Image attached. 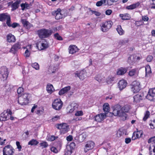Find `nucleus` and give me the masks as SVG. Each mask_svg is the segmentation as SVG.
<instances>
[{
  "mask_svg": "<svg viewBox=\"0 0 155 155\" xmlns=\"http://www.w3.org/2000/svg\"><path fill=\"white\" fill-rule=\"evenodd\" d=\"M74 74L75 77H78L81 80H83L87 77L86 72L85 70L79 72L76 71Z\"/></svg>",
  "mask_w": 155,
  "mask_h": 155,
  "instance_id": "nucleus-11",
  "label": "nucleus"
},
{
  "mask_svg": "<svg viewBox=\"0 0 155 155\" xmlns=\"http://www.w3.org/2000/svg\"><path fill=\"white\" fill-rule=\"evenodd\" d=\"M128 42V40L126 39H124L122 40H121L119 41V44L121 45H123L124 44L127 43Z\"/></svg>",
  "mask_w": 155,
  "mask_h": 155,
  "instance_id": "nucleus-45",
  "label": "nucleus"
},
{
  "mask_svg": "<svg viewBox=\"0 0 155 155\" xmlns=\"http://www.w3.org/2000/svg\"><path fill=\"white\" fill-rule=\"evenodd\" d=\"M24 91L23 88L21 87H19L17 90V92L19 94H21Z\"/></svg>",
  "mask_w": 155,
  "mask_h": 155,
  "instance_id": "nucleus-59",
  "label": "nucleus"
},
{
  "mask_svg": "<svg viewBox=\"0 0 155 155\" xmlns=\"http://www.w3.org/2000/svg\"><path fill=\"white\" fill-rule=\"evenodd\" d=\"M142 18V20L145 21H147L149 19V18L146 15L143 16Z\"/></svg>",
  "mask_w": 155,
  "mask_h": 155,
  "instance_id": "nucleus-58",
  "label": "nucleus"
},
{
  "mask_svg": "<svg viewBox=\"0 0 155 155\" xmlns=\"http://www.w3.org/2000/svg\"><path fill=\"white\" fill-rule=\"evenodd\" d=\"M16 145L19 150L20 151L21 149V146L20 145V142L18 141H17L16 142Z\"/></svg>",
  "mask_w": 155,
  "mask_h": 155,
  "instance_id": "nucleus-57",
  "label": "nucleus"
},
{
  "mask_svg": "<svg viewBox=\"0 0 155 155\" xmlns=\"http://www.w3.org/2000/svg\"><path fill=\"white\" fill-rule=\"evenodd\" d=\"M106 0H101L97 2L96 4V5L97 6H101L102 5L104 4Z\"/></svg>",
  "mask_w": 155,
  "mask_h": 155,
  "instance_id": "nucleus-39",
  "label": "nucleus"
},
{
  "mask_svg": "<svg viewBox=\"0 0 155 155\" xmlns=\"http://www.w3.org/2000/svg\"><path fill=\"white\" fill-rule=\"evenodd\" d=\"M72 150L68 148V147H67L65 151V155H70L72 153Z\"/></svg>",
  "mask_w": 155,
  "mask_h": 155,
  "instance_id": "nucleus-41",
  "label": "nucleus"
},
{
  "mask_svg": "<svg viewBox=\"0 0 155 155\" xmlns=\"http://www.w3.org/2000/svg\"><path fill=\"white\" fill-rule=\"evenodd\" d=\"M0 74L2 75L3 81L6 80L8 77V72L7 68L5 67H3L1 68Z\"/></svg>",
  "mask_w": 155,
  "mask_h": 155,
  "instance_id": "nucleus-13",
  "label": "nucleus"
},
{
  "mask_svg": "<svg viewBox=\"0 0 155 155\" xmlns=\"http://www.w3.org/2000/svg\"><path fill=\"white\" fill-rule=\"evenodd\" d=\"M119 16L123 20H128L131 18L130 15L128 13L120 14Z\"/></svg>",
  "mask_w": 155,
  "mask_h": 155,
  "instance_id": "nucleus-26",
  "label": "nucleus"
},
{
  "mask_svg": "<svg viewBox=\"0 0 155 155\" xmlns=\"http://www.w3.org/2000/svg\"><path fill=\"white\" fill-rule=\"evenodd\" d=\"M56 127L58 129L61 130V132L63 134L67 132L69 129V126L66 123H62L58 124Z\"/></svg>",
  "mask_w": 155,
  "mask_h": 155,
  "instance_id": "nucleus-9",
  "label": "nucleus"
},
{
  "mask_svg": "<svg viewBox=\"0 0 155 155\" xmlns=\"http://www.w3.org/2000/svg\"><path fill=\"white\" fill-rule=\"evenodd\" d=\"M46 90L48 93L51 94L54 91V89L52 84H49L47 86Z\"/></svg>",
  "mask_w": 155,
  "mask_h": 155,
  "instance_id": "nucleus-27",
  "label": "nucleus"
},
{
  "mask_svg": "<svg viewBox=\"0 0 155 155\" xmlns=\"http://www.w3.org/2000/svg\"><path fill=\"white\" fill-rule=\"evenodd\" d=\"M20 2V0H17L14 3H13L12 5V10H14L17 9L19 6V4Z\"/></svg>",
  "mask_w": 155,
  "mask_h": 155,
  "instance_id": "nucleus-35",
  "label": "nucleus"
},
{
  "mask_svg": "<svg viewBox=\"0 0 155 155\" xmlns=\"http://www.w3.org/2000/svg\"><path fill=\"white\" fill-rule=\"evenodd\" d=\"M69 53L72 54H74L78 51V49L75 45H71L69 47Z\"/></svg>",
  "mask_w": 155,
  "mask_h": 155,
  "instance_id": "nucleus-21",
  "label": "nucleus"
},
{
  "mask_svg": "<svg viewBox=\"0 0 155 155\" xmlns=\"http://www.w3.org/2000/svg\"><path fill=\"white\" fill-rule=\"evenodd\" d=\"M87 137V135L85 133H82L81 135H80L79 136L78 141L80 142H82L83 141H84L86 137Z\"/></svg>",
  "mask_w": 155,
  "mask_h": 155,
  "instance_id": "nucleus-32",
  "label": "nucleus"
},
{
  "mask_svg": "<svg viewBox=\"0 0 155 155\" xmlns=\"http://www.w3.org/2000/svg\"><path fill=\"white\" fill-rule=\"evenodd\" d=\"M153 57L151 55L148 56L146 58V60L147 62H150L152 60Z\"/></svg>",
  "mask_w": 155,
  "mask_h": 155,
  "instance_id": "nucleus-55",
  "label": "nucleus"
},
{
  "mask_svg": "<svg viewBox=\"0 0 155 155\" xmlns=\"http://www.w3.org/2000/svg\"><path fill=\"white\" fill-rule=\"evenodd\" d=\"M107 115L104 113L97 114L95 117V120L97 122H101L105 119Z\"/></svg>",
  "mask_w": 155,
  "mask_h": 155,
  "instance_id": "nucleus-16",
  "label": "nucleus"
},
{
  "mask_svg": "<svg viewBox=\"0 0 155 155\" xmlns=\"http://www.w3.org/2000/svg\"><path fill=\"white\" fill-rule=\"evenodd\" d=\"M10 16L7 13L1 14L0 15V21H4Z\"/></svg>",
  "mask_w": 155,
  "mask_h": 155,
  "instance_id": "nucleus-30",
  "label": "nucleus"
},
{
  "mask_svg": "<svg viewBox=\"0 0 155 155\" xmlns=\"http://www.w3.org/2000/svg\"><path fill=\"white\" fill-rule=\"evenodd\" d=\"M14 149L10 145H7L3 148V155H13Z\"/></svg>",
  "mask_w": 155,
  "mask_h": 155,
  "instance_id": "nucleus-4",
  "label": "nucleus"
},
{
  "mask_svg": "<svg viewBox=\"0 0 155 155\" xmlns=\"http://www.w3.org/2000/svg\"><path fill=\"white\" fill-rule=\"evenodd\" d=\"M40 145L42 147V148H46L48 146L47 143L45 141H42L40 143Z\"/></svg>",
  "mask_w": 155,
  "mask_h": 155,
  "instance_id": "nucleus-42",
  "label": "nucleus"
},
{
  "mask_svg": "<svg viewBox=\"0 0 155 155\" xmlns=\"http://www.w3.org/2000/svg\"><path fill=\"white\" fill-rule=\"evenodd\" d=\"M52 33L51 30L45 29H40L38 31V36L41 38H48L51 35Z\"/></svg>",
  "mask_w": 155,
  "mask_h": 155,
  "instance_id": "nucleus-2",
  "label": "nucleus"
},
{
  "mask_svg": "<svg viewBox=\"0 0 155 155\" xmlns=\"http://www.w3.org/2000/svg\"><path fill=\"white\" fill-rule=\"evenodd\" d=\"M30 54V52L28 50V48H27V49H26L25 52L24 56L26 57H29Z\"/></svg>",
  "mask_w": 155,
  "mask_h": 155,
  "instance_id": "nucleus-51",
  "label": "nucleus"
},
{
  "mask_svg": "<svg viewBox=\"0 0 155 155\" xmlns=\"http://www.w3.org/2000/svg\"><path fill=\"white\" fill-rule=\"evenodd\" d=\"M150 115V112L148 111H147L146 112V113L144 117L143 118V120L146 121V120L148 118Z\"/></svg>",
  "mask_w": 155,
  "mask_h": 155,
  "instance_id": "nucleus-52",
  "label": "nucleus"
},
{
  "mask_svg": "<svg viewBox=\"0 0 155 155\" xmlns=\"http://www.w3.org/2000/svg\"><path fill=\"white\" fill-rule=\"evenodd\" d=\"M140 5V3L139 2H137L134 4L127 6L126 8L128 10H133L139 7Z\"/></svg>",
  "mask_w": 155,
  "mask_h": 155,
  "instance_id": "nucleus-24",
  "label": "nucleus"
},
{
  "mask_svg": "<svg viewBox=\"0 0 155 155\" xmlns=\"http://www.w3.org/2000/svg\"><path fill=\"white\" fill-rule=\"evenodd\" d=\"M78 107V105L76 103H72L68 106L67 110L70 113H72L74 110H76Z\"/></svg>",
  "mask_w": 155,
  "mask_h": 155,
  "instance_id": "nucleus-17",
  "label": "nucleus"
},
{
  "mask_svg": "<svg viewBox=\"0 0 155 155\" xmlns=\"http://www.w3.org/2000/svg\"><path fill=\"white\" fill-rule=\"evenodd\" d=\"M54 37L57 40H62V38L58 33H56L54 35Z\"/></svg>",
  "mask_w": 155,
  "mask_h": 155,
  "instance_id": "nucleus-47",
  "label": "nucleus"
},
{
  "mask_svg": "<svg viewBox=\"0 0 155 155\" xmlns=\"http://www.w3.org/2000/svg\"><path fill=\"white\" fill-rule=\"evenodd\" d=\"M150 125L151 129H153L155 128V120L152 121L151 123L150 124Z\"/></svg>",
  "mask_w": 155,
  "mask_h": 155,
  "instance_id": "nucleus-53",
  "label": "nucleus"
},
{
  "mask_svg": "<svg viewBox=\"0 0 155 155\" xmlns=\"http://www.w3.org/2000/svg\"><path fill=\"white\" fill-rule=\"evenodd\" d=\"M143 134V132L142 130H140L137 132H134L133 135L132 137V139L133 140H134L140 137Z\"/></svg>",
  "mask_w": 155,
  "mask_h": 155,
  "instance_id": "nucleus-19",
  "label": "nucleus"
},
{
  "mask_svg": "<svg viewBox=\"0 0 155 155\" xmlns=\"http://www.w3.org/2000/svg\"><path fill=\"white\" fill-rule=\"evenodd\" d=\"M21 48V44L20 42H17L13 45L11 48L10 52L14 54L16 51Z\"/></svg>",
  "mask_w": 155,
  "mask_h": 155,
  "instance_id": "nucleus-15",
  "label": "nucleus"
},
{
  "mask_svg": "<svg viewBox=\"0 0 155 155\" xmlns=\"http://www.w3.org/2000/svg\"><path fill=\"white\" fill-rule=\"evenodd\" d=\"M21 9L24 10L25 9H28L30 8V5L27 3H22L21 5Z\"/></svg>",
  "mask_w": 155,
  "mask_h": 155,
  "instance_id": "nucleus-36",
  "label": "nucleus"
},
{
  "mask_svg": "<svg viewBox=\"0 0 155 155\" xmlns=\"http://www.w3.org/2000/svg\"><path fill=\"white\" fill-rule=\"evenodd\" d=\"M116 30L118 34L120 35H122L124 33V31L122 29L121 26L120 25H118L117 26Z\"/></svg>",
  "mask_w": 155,
  "mask_h": 155,
  "instance_id": "nucleus-33",
  "label": "nucleus"
},
{
  "mask_svg": "<svg viewBox=\"0 0 155 155\" xmlns=\"http://www.w3.org/2000/svg\"><path fill=\"white\" fill-rule=\"evenodd\" d=\"M73 137L71 135H69L66 138V140L68 141H71L73 140Z\"/></svg>",
  "mask_w": 155,
  "mask_h": 155,
  "instance_id": "nucleus-62",
  "label": "nucleus"
},
{
  "mask_svg": "<svg viewBox=\"0 0 155 155\" xmlns=\"http://www.w3.org/2000/svg\"><path fill=\"white\" fill-rule=\"evenodd\" d=\"M143 94H138L134 96V101L136 102H139L142 99Z\"/></svg>",
  "mask_w": 155,
  "mask_h": 155,
  "instance_id": "nucleus-29",
  "label": "nucleus"
},
{
  "mask_svg": "<svg viewBox=\"0 0 155 155\" xmlns=\"http://www.w3.org/2000/svg\"><path fill=\"white\" fill-rule=\"evenodd\" d=\"M127 85V83L124 80H121L118 83V87L120 91L125 88Z\"/></svg>",
  "mask_w": 155,
  "mask_h": 155,
  "instance_id": "nucleus-18",
  "label": "nucleus"
},
{
  "mask_svg": "<svg viewBox=\"0 0 155 155\" xmlns=\"http://www.w3.org/2000/svg\"><path fill=\"white\" fill-rule=\"evenodd\" d=\"M21 21L25 27H28V26L29 25V23H28V22L25 19H22L21 20Z\"/></svg>",
  "mask_w": 155,
  "mask_h": 155,
  "instance_id": "nucleus-44",
  "label": "nucleus"
},
{
  "mask_svg": "<svg viewBox=\"0 0 155 155\" xmlns=\"http://www.w3.org/2000/svg\"><path fill=\"white\" fill-rule=\"evenodd\" d=\"M83 115V112L82 110L77 111L75 114L76 116H81Z\"/></svg>",
  "mask_w": 155,
  "mask_h": 155,
  "instance_id": "nucleus-50",
  "label": "nucleus"
},
{
  "mask_svg": "<svg viewBox=\"0 0 155 155\" xmlns=\"http://www.w3.org/2000/svg\"><path fill=\"white\" fill-rule=\"evenodd\" d=\"M7 40L9 43L14 42L16 41V38L14 35L9 34L7 35Z\"/></svg>",
  "mask_w": 155,
  "mask_h": 155,
  "instance_id": "nucleus-23",
  "label": "nucleus"
},
{
  "mask_svg": "<svg viewBox=\"0 0 155 155\" xmlns=\"http://www.w3.org/2000/svg\"><path fill=\"white\" fill-rule=\"evenodd\" d=\"M51 151L55 153H56L58 152L57 149L54 147H51Z\"/></svg>",
  "mask_w": 155,
  "mask_h": 155,
  "instance_id": "nucleus-56",
  "label": "nucleus"
},
{
  "mask_svg": "<svg viewBox=\"0 0 155 155\" xmlns=\"http://www.w3.org/2000/svg\"><path fill=\"white\" fill-rule=\"evenodd\" d=\"M95 79L99 82L104 83L105 82V78L103 75L98 74L95 77Z\"/></svg>",
  "mask_w": 155,
  "mask_h": 155,
  "instance_id": "nucleus-25",
  "label": "nucleus"
},
{
  "mask_svg": "<svg viewBox=\"0 0 155 155\" xmlns=\"http://www.w3.org/2000/svg\"><path fill=\"white\" fill-rule=\"evenodd\" d=\"M145 71L146 74H150L151 72L150 67L149 66H147L145 67Z\"/></svg>",
  "mask_w": 155,
  "mask_h": 155,
  "instance_id": "nucleus-46",
  "label": "nucleus"
},
{
  "mask_svg": "<svg viewBox=\"0 0 155 155\" xmlns=\"http://www.w3.org/2000/svg\"><path fill=\"white\" fill-rule=\"evenodd\" d=\"M112 12V11L110 9L107 10L105 12V14L107 15H110Z\"/></svg>",
  "mask_w": 155,
  "mask_h": 155,
  "instance_id": "nucleus-61",
  "label": "nucleus"
},
{
  "mask_svg": "<svg viewBox=\"0 0 155 155\" xmlns=\"http://www.w3.org/2000/svg\"><path fill=\"white\" fill-rule=\"evenodd\" d=\"M31 66L32 67L36 70H38L39 69V66L38 63L35 62L32 64Z\"/></svg>",
  "mask_w": 155,
  "mask_h": 155,
  "instance_id": "nucleus-43",
  "label": "nucleus"
},
{
  "mask_svg": "<svg viewBox=\"0 0 155 155\" xmlns=\"http://www.w3.org/2000/svg\"><path fill=\"white\" fill-rule=\"evenodd\" d=\"M136 69H134L130 70L129 72V75L130 76H133L136 73Z\"/></svg>",
  "mask_w": 155,
  "mask_h": 155,
  "instance_id": "nucleus-48",
  "label": "nucleus"
},
{
  "mask_svg": "<svg viewBox=\"0 0 155 155\" xmlns=\"http://www.w3.org/2000/svg\"><path fill=\"white\" fill-rule=\"evenodd\" d=\"M130 109V106L128 105H126L121 107L120 105H117L114 107L112 113L115 116L126 117V113Z\"/></svg>",
  "mask_w": 155,
  "mask_h": 155,
  "instance_id": "nucleus-1",
  "label": "nucleus"
},
{
  "mask_svg": "<svg viewBox=\"0 0 155 155\" xmlns=\"http://www.w3.org/2000/svg\"><path fill=\"white\" fill-rule=\"evenodd\" d=\"M12 113L10 110L4 111L0 115V121H5L9 119V116H11Z\"/></svg>",
  "mask_w": 155,
  "mask_h": 155,
  "instance_id": "nucleus-6",
  "label": "nucleus"
},
{
  "mask_svg": "<svg viewBox=\"0 0 155 155\" xmlns=\"http://www.w3.org/2000/svg\"><path fill=\"white\" fill-rule=\"evenodd\" d=\"M37 47L39 50H42L48 47V44L46 42L41 43H39L37 44Z\"/></svg>",
  "mask_w": 155,
  "mask_h": 155,
  "instance_id": "nucleus-20",
  "label": "nucleus"
},
{
  "mask_svg": "<svg viewBox=\"0 0 155 155\" xmlns=\"http://www.w3.org/2000/svg\"><path fill=\"white\" fill-rule=\"evenodd\" d=\"M149 155H155V143L149 147Z\"/></svg>",
  "mask_w": 155,
  "mask_h": 155,
  "instance_id": "nucleus-31",
  "label": "nucleus"
},
{
  "mask_svg": "<svg viewBox=\"0 0 155 155\" xmlns=\"http://www.w3.org/2000/svg\"><path fill=\"white\" fill-rule=\"evenodd\" d=\"M94 143L91 141H89L87 142L85 145V152L86 153L89 150L92 149L94 147Z\"/></svg>",
  "mask_w": 155,
  "mask_h": 155,
  "instance_id": "nucleus-14",
  "label": "nucleus"
},
{
  "mask_svg": "<svg viewBox=\"0 0 155 155\" xmlns=\"http://www.w3.org/2000/svg\"><path fill=\"white\" fill-rule=\"evenodd\" d=\"M29 95L28 93H25L19 96L18 102L21 105H25L28 103V97Z\"/></svg>",
  "mask_w": 155,
  "mask_h": 155,
  "instance_id": "nucleus-3",
  "label": "nucleus"
},
{
  "mask_svg": "<svg viewBox=\"0 0 155 155\" xmlns=\"http://www.w3.org/2000/svg\"><path fill=\"white\" fill-rule=\"evenodd\" d=\"M146 97L149 100L155 101V88L149 90L148 94L146 96Z\"/></svg>",
  "mask_w": 155,
  "mask_h": 155,
  "instance_id": "nucleus-10",
  "label": "nucleus"
},
{
  "mask_svg": "<svg viewBox=\"0 0 155 155\" xmlns=\"http://www.w3.org/2000/svg\"><path fill=\"white\" fill-rule=\"evenodd\" d=\"M38 143V142L36 140L32 139L28 143V145H35Z\"/></svg>",
  "mask_w": 155,
  "mask_h": 155,
  "instance_id": "nucleus-38",
  "label": "nucleus"
},
{
  "mask_svg": "<svg viewBox=\"0 0 155 155\" xmlns=\"http://www.w3.org/2000/svg\"><path fill=\"white\" fill-rule=\"evenodd\" d=\"M155 141V137H152L150 138L148 140V143H151L152 142H154Z\"/></svg>",
  "mask_w": 155,
  "mask_h": 155,
  "instance_id": "nucleus-63",
  "label": "nucleus"
},
{
  "mask_svg": "<svg viewBox=\"0 0 155 155\" xmlns=\"http://www.w3.org/2000/svg\"><path fill=\"white\" fill-rule=\"evenodd\" d=\"M113 25V22L111 21H108L101 23V30L103 32L108 31L111 28Z\"/></svg>",
  "mask_w": 155,
  "mask_h": 155,
  "instance_id": "nucleus-5",
  "label": "nucleus"
},
{
  "mask_svg": "<svg viewBox=\"0 0 155 155\" xmlns=\"http://www.w3.org/2000/svg\"><path fill=\"white\" fill-rule=\"evenodd\" d=\"M114 78L113 77L109 76L106 78V82L108 84H110L114 80Z\"/></svg>",
  "mask_w": 155,
  "mask_h": 155,
  "instance_id": "nucleus-40",
  "label": "nucleus"
},
{
  "mask_svg": "<svg viewBox=\"0 0 155 155\" xmlns=\"http://www.w3.org/2000/svg\"><path fill=\"white\" fill-rule=\"evenodd\" d=\"M131 89L134 93L138 92L140 89V82L137 81L133 82L131 85Z\"/></svg>",
  "mask_w": 155,
  "mask_h": 155,
  "instance_id": "nucleus-8",
  "label": "nucleus"
},
{
  "mask_svg": "<svg viewBox=\"0 0 155 155\" xmlns=\"http://www.w3.org/2000/svg\"><path fill=\"white\" fill-rule=\"evenodd\" d=\"M58 137H55L53 135L51 136V137L49 139V140L52 141L54 140L55 139L58 138Z\"/></svg>",
  "mask_w": 155,
  "mask_h": 155,
  "instance_id": "nucleus-60",
  "label": "nucleus"
},
{
  "mask_svg": "<svg viewBox=\"0 0 155 155\" xmlns=\"http://www.w3.org/2000/svg\"><path fill=\"white\" fill-rule=\"evenodd\" d=\"M62 12L60 9H58L56 11H54L52 12V15L55 16V18L57 20L62 18L63 17L62 14Z\"/></svg>",
  "mask_w": 155,
  "mask_h": 155,
  "instance_id": "nucleus-12",
  "label": "nucleus"
},
{
  "mask_svg": "<svg viewBox=\"0 0 155 155\" xmlns=\"http://www.w3.org/2000/svg\"><path fill=\"white\" fill-rule=\"evenodd\" d=\"M103 109L105 113V114L106 115L109 112V105L107 103H105L103 106Z\"/></svg>",
  "mask_w": 155,
  "mask_h": 155,
  "instance_id": "nucleus-34",
  "label": "nucleus"
},
{
  "mask_svg": "<svg viewBox=\"0 0 155 155\" xmlns=\"http://www.w3.org/2000/svg\"><path fill=\"white\" fill-rule=\"evenodd\" d=\"M75 143L74 142L71 143H70L69 145L67 147H68V148L71 149L72 150L75 147Z\"/></svg>",
  "mask_w": 155,
  "mask_h": 155,
  "instance_id": "nucleus-49",
  "label": "nucleus"
},
{
  "mask_svg": "<svg viewBox=\"0 0 155 155\" xmlns=\"http://www.w3.org/2000/svg\"><path fill=\"white\" fill-rule=\"evenodd\" d=\"M6 24L9 27H11V24H10L11 18L10 16L6 19Z\"/></svg>",
  "mask_w": 155,
  "mask_h": 155,
  "instance_id": "nucleus-54",
  "label": "nucleus"
},
{
  "mask_svg": "<svg viewBox=\"0 0 155 155\" xmlns=\"http://www.w3.org/2000/svg\"><path fill=\"white\" fill-rule=\"evenodd\" d=\"M89 11H88V13L91 15L94 14L97 16H99L101 14V13L100 12L95 11H93L91 10L90 9H89Z\"/></svg>",
  "mask_w": 155,
  "mask_h": 155,
  "instance_id": "nucleus-37",
  "label": "nucleus"
},
{
  "mask_svg": "<svg viewBox=\"0 0 155 155\" xmlns=\"http://www.w3.org/2000/svg\"><path fill=\"white\" fill-rule=\"evenodd\" d=\"M71 87L70 86H68L64 87L61 89L59 92L58 94L60 95H63L67 93L70 90Z\"/></svg>",
  "mask_w": 155,
  "mask_h": 155,
  "instance_id": "nucleus-22",
  "label": "nucleus"
},
{
  "mask_svg": "<svg viewBox=\"0 0 155 155\" xmlns=\"http://www.w3.org/2000/svg\"><path fill=\"white\" fill-rule=\"evenodd\" d=\"M122 135V132L120 130H118L116 134V136L117 137H121Z\"/></svg>",
  "mask_w": 155,
  "mask_h": 155,
  "instance_id": "nucleus-64",
  "label": "nucleus"
},
{
  "mask_svg": "<svg viewBox=\"0 0 155 155\" xmlns=\"http://www.w3.org/2000/svg\"><path fill=\"white\" fill-rule=\"evenodd\" d=\"M127 69L125 68H121L119 69L117 72V74L118 75H122L127 72Z\"/></svg>",
  "mask_w": 155,
  "mask_h": 155,
  "instance_id": "nucleus-28",
  "label": "nucleus"
},
{
  "mask_svg": "<svg viewBox=\"0 0 155 155\" xmlns=\"http://www.w3.org/2000/svg\"><path fill=\"white\" fill-rule=\"evenodd\" d=\"M63 105V102L59 99L55 100L52 104V107L54 109L58 110H60Z\"/></svg>",
  "mask_w": 155,
  "mask_h": 155,
  "instance_id": "nucleus-7",
  "label": "nucleus"
}]
</instances>
